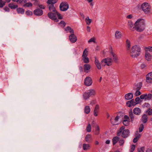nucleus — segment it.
Masks as SVG:
<instances>
[{"label":"nucleus","instance_id":"nucleus-32","mask_svg":"<svg viewBox=\"0 0 152 152\" xmlns=\"http://www.w3.org/2000/svg\"><path fill=\"white\" fill-rule=\"evenodd\" d=\"M90 96L94 95L96 94L95 91L94 89H90L88 91Z\"/></svg>","mask_w":152,"mask_h":152},{"label":"nucleus","instance_id":"nucleus-45","mask_svg":"<svg viewBox=\"0 0 152 152\" xmlns=\"http://www.w3.org/2000/svg\"><path fill=\"white\" fill-rule=\"evenodd\" d=\"M130 121L124 119L123 121V124L125 126H128L129 124Z\"/></svg>","mask_w":152,"mask_h":152},{"label":"nucleus","instance_id":"nucleus-59","mask_svg":"<svg viewBox=\"0 0 152 152\" xmlns=\"http://www.w3.org/2000/svg\"><path fill=\"white\" fill-rule=\"evenodd\" d=\"M79 70L80 72H83V69L82 66H80L79 67Z\"/></svg>","mask_w":152,"mask_h":152},{"label":"nucleus","instance_id":"nucleus-14","mask_svg":"<svg viewBox=\"0 0 152 152\" xmlns=\"http://www.w3.org/2000/svg\"><path fill=\"white\" fill-rule=\"evenodd\" d=\"M110 53L113 57V61L116 63H118L119 59L117 55L112 51H111Z\"/></svg>","mask_w":152,"mask_h":152},{"label":"nucleus","instance_id":"nucleus-28","mask_svg":"<svg viewBox=\"0 0 152 152\" xmlns=\"http://www.w3.org/2000/svg\"><path fill=\"white\" fill-rule=\"evenodd\" d=\"M129 115L131 119V121L132 122L134 119L135 115L133 114L132 110L129 112Z\"/></svg>","mask_w":152,"mask_h":152},{"label":"nucleus","instance_id":"nucleus-64","mask_svg":"<svg viewBox=\"0 0 152 152\" xmlns=\"http://www.w3.org/2000/svg\"><path fill=\"white\" fill-rule=\"evenodd\" d=\"M132 15H128L127 17V18L128 19H131L132 18Z\"/></svg>","mask_w":152,"mask_h":152},{"label":"nucleus","instance_id":"nucleus-37","mask_svg":"<svg viewBox=\"0 0 152 152\" xmlns=\"http://www.w3.org/2000/svg\"><path fill=\"white\" fill-rule=\"evenodd\" d=\"M100 128L99 126L97 125L95 131V134L98 135L99 133Z\"/></svg>","mask_w":152,"mask_h":152},{"label":"nucleus","instance_id":"nucleus-39","mask_svg":"<svg viewBox=\"0 0 152 152\" xmlns=\"http://www.w3.org/2000/svg\"><path fill=\"white\" fill-rule=\"evenodd\" d=\"M83 96L84 99L86 100L88 99L89 98L90 96L89 95V93L87 91L84 93L83 95Z\"/></svg>","mask_w":152,"mask_h":152},{"label":"nucleus","instance_id":"nucleus-13","mask_svg":"<svg viewBox=\"0 0 152 152\" xmlns=\"http://www.w3.org/2000/svg\"><path fill=\"white\" fill-rule=\"evenodd\" d=\"M34 14L36 15L41 16L43 14V11L40 9H37L34 11Z\"/></svg>","mask_w":152,"mask_h":152},{"label":"nucleus","instance_id":"nucleus-19","mask_svg":"<svg viewBox=\"0 0 152 152\" xmlns=\"http://www.w3.org/2000/svg\"><path fill=\"white\" fill-rule=\"evenodd\" d=\"M133 97V94L131 93L126 94L125 96V99L127 100L132 99Z\"/></svg>","mask_w":152,"mask_h":152},{"label":"nucleus","instance_id":"nucleus-26","mask_svg":"<svg viewBox=\"0 0 152 152\" xmlns=\"http://www.w3.org/2000/svg\"><path fill=\"white\" fill-rule=\"evenodd\" d=\"M9 7L12 9H15L17 8L18 6L17 5H14V3H11L8 4Z\"/></svg>","mask_w":152,"mask_h":152},{"label":"nucleus","instance_id":"nucleus-56","mask_svg":"<svg viewBox=\"0 0 152 152\" xmlns=\"http://www.w3.org/2000/svg\"><path fill=\"white\" fill-rule=\"evenodd\" d=\"M91 42H95V40L94 38H92L90 39L88 41V42L90 43Z\"/></svg>","mask_w":152,"mask_h":152},{"label":"nucleus","instance_id":"nucleus-30","mask_svg":"<svg viewBox=\"0 0 152 152\" xmlns=\"http://www.w3.org/2000/svg\"><path fill=\"white\" fill-rule=\"evenodd\" d=\"M119 138L118 137H115L113 138L112 139L113 144V145H115L118 142Z\"/></svg>","mask_w":152,"mask_h":152},{"label":"nucleus","instance_id":"nucleus-36","mask_svg":"<svg viewBox=\"0 0 152 152\" xmlns=\"http://www.w3.org/2000/svg\"><path fill=\"white\" fill-rule=\"evenodd\" d=\"M90 146L88 144H83V149L84 150H86L89 149Z\"/></svg>","mask_w":152,"mask_h":152},{"label":"nucleus","instance_id":"nucleus-44","mask_svg":"<svg viewBox=\"0 0 152 152\" xmlns=\"http://www.w3.org/2000/svg\"><path fill=\"white\" fill-rule=\"evenodd\" d=\"M32 4L31 2L26 3H25L23 5V7H31L32 6Z\"/></svg>","mask_w":152,"mask_h":152},{"label":"nucleus","instance_id":"nucleus-38","mask_svg":"<svg viewBox=\"0 0 152 152\" xmlns=\"http://www.w3.org/2000/svg\"><path fill=\"white\" fill-rule=\"evenodd\" d=\"M126 46L127 50H129L130 48V41L128 39L126 41Z\"/></svg>","mask_w":152,"mask_h":152},{"label":"nucleus","instance_id":"nucleus-11","mask_svg":"<svg viewBox=\"0 0 152 152\" xmlns=\"http://www.w3.org/2000/svg\"><path fill=\"white\" fill-rule=\"evenodd\" d=\"M69 38L70 42L73 43H75L77 40V37L74 34H71L69 36Z\"/></svg>","mask_w":152,"mask_h":152},{"label":"nucleus","instance_id":"nucleus-29","mask_svg":"<svg viewBox=\"0 0 152 152\" xmlns=\"http://www.w3.org/2000/svg\"><path fill=\"white\" fill-rule=\"evenodd\" d=\"M145 98V100H150L151 99L152 95L151 94H144Z\"/></svg>","mask_w":152,"mask_h":152},{"label":"nucleus","instance_id":"nucleus-48","mask_svg":"<svg viewBox=\"0 0 152 152\" xmlns=\"http://www.w3.org/2000/svg\"><path fill=\"white\" fill-rule=\"evenodd\" d=\"M145 148L144 147H142L140 148L137 149L138 152H144V151L145 150Z\"/></svg>","mask_w":152,"mask_h":152},{"label":"nucleus","instance_id":"nucleus-22","mask_svg":"<svg viewBox=\"0 0 152 152\" xmlns=\"http://www.w3.org/2000/svg\"><path fill=\"white\" fill-rule=\"evenodd\" d=\"M128 26L130 30L132 31L134 30V26L133 27V24L131 21H129L128 22Z\"/></svg>","mask_w":152,"mask_h":152},{"label":"nucleus","instance_id":"nucleus-52","mask_svg":"<svg viewBox=\"0 0 152 152\" xmlns=\"http://www.w3.org/2000/svg\"><path fill=\"white\" fill-rule=\"evenodd\" d=\"M5 4V1H0V8H2Z\"/></svg>","mask_w":152,"mask_h":152},{"label":"nucleus","instance_id":"nucleus-5","mask_svg":"<svg viewBox=\"0 0 152 152\" xmlns=\"http://www.w3.org/2000/svg\"><path fill=\"white\" fill-rule=\"evenodd\" d=\"M141 8L143 11L146 13L149 12L150 10V6L146 2L142 4Z\"/></svg>","mask_w":152,"mask_h":152},{"label":"nucleus","instance_id":"nucleus-27","mask_svg":"<svg viewBox=\"0 0 152 152\" xmlns=\"http://www.w3.org/2000/svg\"><path fill=\"white\" fill-rule=\"evenodd\" d=\"M115 36L116 39L120 38L121 37V32L118 31H116L115 33Z\"/></svg>","mask_w":152,"mask_h":152},{"label":"nucleus","instance_id":"nucleus-42","mask_svg":"<svg viewBox=\"0 0 152 152\" xmlns=\"http://www.w3.org/2000/svg\"><path fill=\"white\" fill-rule=\"evenodd\" d=\"M142 82H140L136 85L137 88H136L137 90H140L142 87Z\"/></svg>","mask_w":152,"mask_h":152},{"label":"nucleus","instance_id":"nucleus-16","mask_svg":"<svg viewBox=\"0 0 152 152\" xmlns=\"http://www.w3.org/2000/svg\"><path fill=\"white\" fill-rule=\"evenodd\" d=\"M95 64L96 66L99 70L101 69L102 68L101 64L100 63L98 60L97 59L96 57L95 58Z\"/></svg>","mask_w":152,"mask_h":152},{"label":"nucleus","instance_id":"nucleus-62","mask_svg":"<svg viewBox=\"0 0 152 152\" xmlns=\"http://www.w3.org/2000/svg\"><path fill=\"white\" fill-rule=\"evenodd\" d=\"M145 96L144 94H142L140 96V98L141 99H145Z\"/></svg>","mask_w":152,"mask_h":152},{"label":"nucleus","instance_id":"nucleus-24","mask_svg":"<svg viewBox=\"0 0 152 152\" xmlns=\"http://www.w3.org/2000/svg\"><path fill=\"white\" fill-rule=\"evenodd\" d=\"M152 56L148 52H146L145 54V58L148 61H150L152 58Z\"/></svg>","mask_w":152,"mask_h":152},{"label":"nucleus","instance_id":"nucleus-46","mask_svg":"<svg viewBox=\"0 0 152 152\" xmlns=\"http://www.w3.org/2000/svg\"><path fill=\"white\" fill-rule=\"evenodd\" d=\"M91 127L90 124H88L86 127V130L87 132H90L91 131Z\"/></svg>","mask_w":152,"mask_h":152},{"label":"nucleus","instance_id":"nucleus-33","mask_svg":"<svg viewBox=\"0 0 152 152\" xmlns=\"http://www.w3.org/2000/svg\"><path fill=\"white\" fill-rule=\"evenodd\" d=\"M58 1V0H48L47 3L48 5L54 4L56 3Z\"/></svg>","mask_w":152,"mask_h":152},{"label":"nucleus","instance_id":"nucleus-49","mask_svg":"<svg viewBox=\"0 0 152 152\" xmlns=\"http://www.w3.org/2000/svg\"><path fill=\"white\" fill-rule=\"evenodd\" d=\"M18 3L22 4L27 2L26 0H18Z\"/></svg>","mask_w":152,"mask_h":152},{"label":"nucleus","instance_id":"nucleus-12","mask_svg":"<svg viewBox=\"0 0 152 152\" xmlns=\"http://www.w3.org/2000/svg\"><path fill=\"white\" fill-rule=\"evenodd\" d=\"M137 103L134 102V99H131L128 101L126 103V106L129 107H131L132 106L135 105Z\"/></svg>","mask_w":152,"mask_h":152},{"label":"nucleus","instance_id":"nucleus-53","mask_svg":"<svg viewBox=\"0 0 152 152\" xmlns=\"http://www.w3.org/2000/svg\"><path fill=\"white\" fill-rule=\"evenodd\" d=\"M124 142L123 139H121L119 141V143L120 145H123Z\"/></svg>","mask_w":152,"mask_h":152},{"label":"nucleus","instance_id":"nucleus-41","mask_svg":"<svg viewBox=\"0 0 152 152\" xmlns=\"http://www.w3.org/2000/svg\"><path fill=\"white\" fill-rule=\"evenodd\" d=\"M85 21L86 24L89 25L90 24L91 22V20L89 19L88 17H87Z\"/></svg>","mask_w":152,"mask_h":152},{"label":"nucleus","instance_id":"nucleus-47","mask_svg":"<svg viewBox=\"0 0 152 152\" xmlns=\"http://www.w3.org/2000/svg\"><path fill=\"white\" fill-rule=\"evenodd\" d=\"M144 126L143 124H141L140 126L139 129V132H142L144 129Z\"/></svg>","mask_w":152,"mask_h":152},{"label":"nucleus","instance_id":"nucleus-15","mask_svg":"<svg viewBox=\"0 0 152 152\" xmlns=\"http://www.w3.org/2000/svg\"><path fill=\"white\" fill-rule=\"evenodd\" d=\"M91 68V66L89 64H86L83 65L84 71L85 72H88L90 71Z\"/></svg>","mask_w":152,"mask_h":152},{"label":"nucleus","instance_id":"nucleus-3","mask_svg":"<svg viewBox=\"0 0 152 152\" xmlns=\"http://www.w3.org/2000/svg\"><path fill=\"white\" fill-rule=\"evenodd\" d=\"M124 129V126L121 127L117 132V135L119 136L121 135L122 137L124 138L127 137L129 135V131L128 129Z\"/></svg>","mask_w":152,"mask_h":152},{"label":"nucleus","instance_id":"nucleus-2","mask_svg":"<svg viewBox=\"0 0 152 152\" xmlns=\"http://www.w3.org/2000/svg\"><path fill=\"white\" fill-rule=\"evenodd\" d=\"M130 52V55L132 58H134L139 56L141 52L140 46L138 45H135L132 46Z\"/></svg>","mask_w":152,"mask_h":152},{"label":"nucleus","instance_id":"nucleus-20","mask_svg":"<svg viewBox=\"0 0 152 152\" xmlns=\"http://www.w3.org/2000/svg\"><path fill=\"white\" fill-rule=\"evenodd\" d=\"M49 10L51 12H53V13L57 11L54 6V4L48 5Z\"/></svg>","mask_w":152,"mask_h":152},{"label":"nucleus","instance_id":"nucleus-23","mask_svg":"<svg viewBox=\"0 0 152 152\" xmlns=\"http://www.w3.org/2000/svg\"><path fill=\"white\" fill-rule=\"evenodd\" d=\"M64 29L65 31H67V32L68 31L71 34H74V30L70 26H67L66 28H64Z\"/></svg>","mask_w":152,"mask_h":152},{"label":"nucleus","instance_id":"nucleus-6","mask_svg":"<svg viewBox=\"0 0 152 152\" xmlns=\"http://www.w3.org/2000/svg\"><path fill=\"white\" fill-rule=\"evenodd\" d=\"M112 61V59L111 58H105L101 61V64L102 66H105L106 65L109 66L111 65Z\"/></svg>","mask_w":152,"mask_h":152},{"label":"nucleus","instance_id":"nucleus-51","mask_svg":"<svg viewBox=\"0 0 152 152\" xmlns=\"http://www.w3.org/2000/svg\"><path fill=\"white\" fill-rule=\"evenodd\" d=\"M26 14L27 15H32L33 13L31 11L28 10L26 12Z\"/></svg>","mask_w":152,"mask_h":152},{"label":"nucleus","instance_id":"nucleus-18","mask_svg":"<svg viewBox=\"0 0 152 152\" xmlns=\"http://www.w3.org/2000/svg\"><path fill=\"white\" fill-rule=\"evenodd\" d=\"M99 106L98 104H96L94 110V115L95 116H98V113H99Z\"/></svg>","mask_w":152,"mask_h":152},{"label":"nucleus","instance_id":"nucleus-9","mask_svg":"<svg viewBox=\"0 0 152 152\" xmlns=\"http://www.w3.org/2000/svg\"><path fill=\"white\" fill-rule=\"evenodd\" d=\"M92 83V80L91 77H87L85 79V84L87 86H91Z\"/></svg>","mask_w":152,"mask_h":152},{"label":"nucleus","instance_id":"nucleus-21","mask_svg":"<svg viewBox=\"0 0 152 152\" xmlns=\"http://www.w3.org/2000/svg\"><path fill=\"white\" fill-rule=\"evenodd\" d=\"M137 134H137V135L133 140V142L134 143L137 142L141 136V135L140 134H139L138 133L137 131Z\"/></svg>","mask_w":152,"mask_h":152},{"label":"nucleus","instance_id":"nucleus-34","mask_svg":"<svg viewBox=\"0 0 152 152\" xmlns=\"http://www.w3.org/2000/svg\"><path fill=\"white\" fill-rule=\"evenodd\" d=\"M90 111V107L88 106H86L84 109V112L86 114H88Z\"/></svg>","mask_w":152,"mask_h":152},{"label":"nucleus","instance_id":"nucleus-8","mask_svg":"<svg viewBox=\"0 0 152 152\" xmlns=\"http://www.w3.org/2000/svg\"><path fill=\"white\" fill-rule=\"evenodd\" d=\"M119 119V117L118 116H116L115 118L112 117L110 119V122L113 125H117L118 124V120Z\"/></svg>","mask_w":152,"mask_h":152},{"label":"nucleus","instance_id":"nucleus-4","mask_svg":"<svg viewBox=\"0 0 152 152\" xmlns=\"http://www.w3.org/2000/svg\"><path fill=\"white\" fill-rule=\"evenodd\" d=\"M56 15L57 16L58 19H62L63 17L62 15L59 13L57 11L53 13L52 12H49L48 14V17L51 20L55 21L56 22L58 21V19L56 17Z\"/></svg>","mask_w":152,"mask_h":152},{"label":"nucleus","instance_id":"nucleus-43","mask_svg":"<svg viewBox=\"0 0 152 152\" xmlns=\"http://www.w3.org/2000/svg\"><path fill=\"white\" fill-rule=\"evenodd\" d=\"M88 55V51L87 50V49H85L83 52V53L82 55V57H87V56Z\"/></svg>","mask_w":152,"mask_h":152},{"label":"nucleus","instance_id":"nucleus-31","mask_svg":"<svg viewBox=\"0 0 152 152\" xmlns=\"http://www.w3.org/2000/svg\"><path fill=\"white\" fill-rule=\"evenodd\" d=\"M24 11V10L22 8H18L17 9V11L18 14H23Z\"/></svg>","mask_w":152,"mask_h":152},{"label":"nucleus","instance_id":"nucleus-17","mask_svg":"<svg viewBox=\"0 0 152 152\" xmlns=\"http://www.w3.org/2000/svg\"><path fill=\"white\" fill-rule=\"evenodd\" d=\"M133 113L135 115H139L140 114L141 112V110L139 108L136 107L133 110Z\"/></svg>","mask_w":152,"mask_h":152},{"label":"nucleus","instance_id":"nucleus-57","mask_svg":"<svg viewBox=\"0 0 152 152\" xmlns=\"http://www.w3.org/2000/svg\"><path fill=\"white\" fill-rule=\"evenodd\" d=\"M148 112V115H152V111L151 109H149L148 111H147Z\"/></svg>","mask_w":152,"mask_h":152},{"label":"nucleus","instance_id":"nucleus-1","mask_svg":"<svg viewBox=\"0 0 152 152\" xmlns=\"http://www.w3.org/2000/svg\"><path fill=\"white\" fill-rule=\"evenodd\" d=\"M135 29L137 31H142L145 28V21L143 19H138L134 23Z\"/></svg>","mask_w":152,"mask_h":152},{"label":"nucleus","instance_id":"nucleus-7","mask_svg":"<svg viewBox=\"0 0 152 152\" xmlns=\"http://www.w3.org/2000/svg\"><path fill=\"white\" fill-rule=\"evenodd\" d=\"M69 6L68 3L65 2H61L59 6L60 9L61 10L65 11L69 8Z\"/></svg>","mask_w":152,"mask_h":152},{"label":"nucleus","instance_id":"nucleus-60","mask_svg":"<svg viewBox=\"0 0 152 152\" xmlns=\"http://www.w3.org/2000/svg\"><path fill=\"white\" fill-rule=\"evenodd\" d=\"M60 23V24H63L64 27L66 25V23L64 22V21L63 20L61 21Z\"/></svg>","mask_w":152,"mask_h":152},{"label":"nucleus","instance_id":"nucleus-54","mask_svg":"<svg viewBox=\"0 0 152 152\" xmlns=\"http://www.w3.org/2000/svg\"><path fill=\"white\" fill-rule=\"evenodd\" d=\"M139 90H137L136 92L135 93V96H137L140 95L141 93V92L139 91Z\"/></svg>","mask_w":152,"mask_h":152},{"label":"nucleus","instance_id":"nucleus-55","mask_svg":"<svg viewBox=\"0 0 152 152\" xmlns=\"http://www.w3.org/2000/svg\"><path fill=\"white\" fill-rule=\"evenodd\" d=\"M140 100V98L139 97H137L135 99V101L136 103L137 104H138L139 102V101Z\"/></svg>","mask_w":152,"mask_h":152},{"label":"nucleus","instance_id":"nucleus-50","mask_svg":"<svg viewBox=\"0 0 152 152\" xmlns=\"http://www.w3.org/2000/svg\"><path fill=\"white\" fill-rule=\"evenodd\" d=\"M135 146L134 145H132L131 146V148L130 149V152H133L135 150Z\"/></svg>","mask_w":152,"mask_h":152},{"label":"nucleus","instance_id":"nucleus-58","mask_svg":"<svg viewBox=\"0 0 152 152\" xmlns=\"http://www.w3.org/2000/svg\"><path fill=\"white\" fill-rule=\"evenodd\" d=\"M124 119L125 120H127L130 121L129 117L126 115L124 116Z\"/></svg>","mask_w":152,"mask_h":152},{"label":"nucleus","instance_id":"nucleus-40","mask_svg":"<svg viewBox=\"0 0 152 152\" xmlns=\"http://www.w3.org/2000/svg\"><path fill=\"white\" fill-rule=\"evenodd\" d=\"M91 139V136L90 134H87L85 137L86 141L88 142H89L90 140Z\"/></svg>","mask_w":152,"mask_h":152},{"label":"nucleus","instance_id":"nucleus-10","mask_svg":"<svg viewBox=\"0 0 152 152\" xmlns=\"http://www.w3.org/2000/svg\"><path fill=\"white\" fill-rule=\"evenodd\" d=\"M146 81L148 83H152V72L148 73L146 76Z\"/></svg>","mask_w":152,"mask_h":152},{"label":"nucleus","instance_id":"nucleus-35","mask_svg":"<svg viewBox=\"0 0 152 152\" xmlns=\"http://www.w3.org/2000/svg\"><path fill=\"white\" fill-rule=\"evenodd\" d=\"M82 60L83 61V62L85 63L88 64L89 62V58L87 57H83Z\"/></svg>","mask_w":152,"mask_h":152},{"label":"nucleus","instance_id":"nucleus-63","mask_svg":"<svg viewBox=\"0 0 152 152\" xmlns=\"http://www.w3.org/2000/svg\"><path fill=\"white\" fill-rule=\"evenodd\" d=\"M39 7L41 9H44L45 8V6L42 5H39Z\"/></svg>","mask_w":152,"mask_h":152},{"label":"nucleus","instance_id":"nucleus-25","mask_svg":"<svg viewBox=\"0 0 152 152\" xmlns=\"http://www.w3.org/2000/svg\"><path fill=\"white\" fill-rule=\"evenodd\" d=\"M147 115L146 114H144L142 118V121L144 123H146L148 120Z\"/></svg>","mask_w":152,"mask_h":152},{"label":"nucleus","instance_id":"nucleus-61","mask_svg":"<svg viewBox=\"0 0 152 152\" xmlns=\"http://www.w3.org/2000/svg\"><path fill=\"white\" fill-rule=\"evenodd\" d=\"M4 10L6 12H9L10 11V9L8 7H5L4 8Z\"/></svg>","mask_w":152,"mask_h":152}]
</instances>
